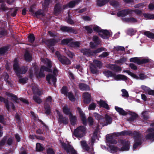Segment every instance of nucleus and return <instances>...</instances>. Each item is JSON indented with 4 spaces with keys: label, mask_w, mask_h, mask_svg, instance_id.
<instances>
[{
    "label": "nucleus",
    "mask_w": 154,
    "mask_h": 154,
    "mask_svg": "<svg viewBox=\"0 0 154 154\" xmlns=\"http://www.w3.org/2000/svg\"><path fill=\"white\" fill-rule=\"evenodd\" d=\"M109 136H106V140L107 143L109 144V146L111 152L114 153L116 152H119L120 151H124L128 150L129 148L130 143L128 141H123V146L121 149H119L117 147L112 145V144H116V142L115 140H112L110 139Z\"/></svg>",
    "instance_id": "1"
},
{
    "label": "nucleus",
    "mask_w": 154,
    "mask_h": 154,
    "mask_svg": "<svg viewBox=\"0 0 154 154\" xmlns=\"http://www.w3.org/2000/svg\"><path fill=\"white\" fill-rule=\"evenodd\" d=\"M80 0H75L70 2L67 5H61L57 4L54 8V12L57 14L60 11L68 8H72L74 7Z\"/></svg>",
    "instance_id": "2"
},
{
    "label": "nucleus",
    "mask_w": 154,
    "mask_h": 154,
    "mask_svg": "<svg viewBox=\"0 0 154 154\" xmlns=\"http://www.w3.org/2000/svg\"><path fill=\"white\" fill-rule=\"evenodd\" d=\"M93 29L97 32H100V36L102 38L105 39H107L109 36L111 35V33L106 30H101L100 28L95 25H93Z\"/></svg>",
    "instance_id": "3"
},
{
    "label": "nucleus",
    "mask_w": 154,
    "mask_h": 154,
    "mask_svg": "<svg viewBox=\"0 0 154 154\" xmlns=\"http://www.w3.org/2000/svg\"><path fill=\"white\" fill-rule=\"evenodd\" d=\"M18 61L17 59H16L14 60V70L17 75L19 73L21 74L25 73L27 70L28 69L26 67H22L21 68L20 70L19 71L18 70L19 66L18 64Z\"/></svg>",
    "instance_id": "4"
},
{
    "label": "nucleus",
    "mask_w": 154,
    "mask_h": 154,
    "mask_svg": "<svg viewBox=\"0 0 154 154\" xmlns=\"http://www.w3.org/2000/svg\"><path fill=\"white\" fill-rule=\"evenodd\" d=\"M85 128L84 126H80L75 129L74 132V135L78 137H82L85 134Z\"/></svg>",
    "instance_id": "5"
},
{
    "label": "nucleus",
    "mask_w": 154,
    "mask_h": 154,
    "mask_svg": "<svg viewBox=\"0 0 154 154\" xmlns=\"http://www.w3.org/2000/svg\"><path fill=\"white\" fill-rule=\"evenodd\" d=\"M52 102V98L51 97H48L47 99L45 104V113L47 114H49L51 112V109L48 103H51Z\"/></svg>",
    "instance_id": "6"
},
{
    "label": "nucleus",
    "mask_w": 154,
    "mask_h": 154,
    "mask_svg": "<svg viewBox=\"0 0 154 154\" xmlns=\"http://www.w3.org/2000/svg\"><path fill=\"white\" fill-rule=\"evenodd\" d=\"M57 114L58 116V121L60 123H63L64 124H67L68 122V118H63L62 115H61L60 112L58 110H56Z\"/></svg>",
    "instance_id": "7"
},
{
    "label": "nucleus",
    "mask_w": 154,
    "mask_h": 154,
    "mask_svg": "<svg viewBox=\"0 0 154 154\" xmlns=\"http://www.w3.org/2000/svg\"><path fill=\"white\" fill-rule=\"evenodd\" d=\"M62 146L66 149L68 154H77L75 151L71 146H68L66 147V144L62 143Z\"/></svg>",
    "instance_id": "8"
},
{
    "label": "nucleus",
    "mask_w": 154,
    "mask_h": 154,
    "mask_svg": "<svg viewBox=\"0 0 154 154\" xmlns=\"http://www.w3.org/2000/svg\"><path fill=\"white\" fill-rule=\"evenodd\" d=\"M133 11L132 10L127 9L119 11L117 14L119 17H124L128 14H132Z\"/></svg>",
    "instance_id": "9"
},
{
    "label": "nucleus",
    "mask_w": 154,
    "mask_h": 154,
    "mask_svg": "<svg viewBox=\"0 0 154 154\" xmlns=\"http://www.w3.org/2000/svg\"><path fill=\"white\" fill-rule=\"evenodd\" d=\"M4 101L5 104V106L8 110H9L10 108L12 109H14V106L12 103L11 102H8V100H5L2 97H0V101L2 102Z\"/></svg>",
    "instance_id": "10"
},
{
    "label": "nucleus",
    "mask_w": 154,
    "mask_h": 154,
    "mask_svg": "<svg viewBox=\"0 0 154 154\" xmlns=\"http://www.w3.org/2000/svg\"><path fill=\"white\" fill-rule=\"evenodd\" d=\"M113 77L115 80L117 81L121 80L126 81L128 79V78L127 76L121 74L116 75L115 74V75H113Z\"/></svg>",
    "instance_id": "11"
},
{
    "label": "nucleus",
    "mask_w": 154,
    "mask_h": 154,
    "mask_svg": "<svg viewBox=\"0 0 154 154\" xmlns=\"http://www.w3.org/2000/svg\"><path fill=\"white\" fill-rule=\"evenodd\" d=\"M83 97L84 102L86 103H89L91 100V95L86 92L83 94Z\"/></svg>",
    "instance_id": "12"
},
{
    "label": "nucleus",
    "mask_w": 154,
    "mask_h": 154,
    "mask_svg": "<svg viewBox=\"0 0 154 154\" xmlns=\"http://www.w3.org/2000/svg\"><path fill=\"white\" fill-rule=\"evenodd\" d=\"M46 78L48 82L50 84L53 83L54 85L56 81L55 76L51 75H47Z\"/></svg>",
    "instance_id": "13"
},
{
    "label": "nucleus",
    "mask_w": 154,
    "mask_h": 154,
    "mask_svg": "<svg viewBox=\"0 0 154 154\" xmlns=\"http://www.w3.org/2000/svg\"><path fill=\"white\" fill-rule=\"evenodd\" d=\"M45 71L48 72H50L51 69L50 68H48L45 67L44 66L42 67L41 68L40 72L39 74L38 75L36 74V75L37 77H41L44 76V71Z\"/></svg>",
    "instance_id": "14"
},
{
    "label": "nucleus",
    "mask_w": 154,
    "mask_h": 154,
    "mask_svg": "<svg viewBox=\"0 0 154 154\" xmlns=\"http://www.w3.org/2000/svg\"><path fill=\"white\" fill-rule=\"evenodd\" d=\"M93 41L94 42H91L90 43V46L91 48H93L95 47L99 43V41L98 37L96 36H94L93 38Z\"/></svg>",
    "instance_id": "15"
},
{
    "label": "nucleus",
    "mask_w": 154,
    "mask_h": 154,
    "mask_svg": "<svg viewBox=\"0 0 154 154\" xmlns=\"http://www.w3.org/2000/svg\"><path fill=\"white\" fill-rule=\"evenodd\" d=\"M77 111L79 112L81 118L82 120L83 121V123L84 124H85L86 123V118L85 117V114L83 112L82 110L79 107L77 108Z\"/></svg>",
    "instance_id": "16"
},
{
    "label": "nucleus",
    "mask_w": 154,
    "mask_h": 154,
    "mask_svg": "<svg viewBox=\"0 0 154 154\" xmlns=\"http://www.w3.org/2000/svg\"><path fill=\"white\" fill-rule=\"evenodd\" d=\"M59 60L63 64L67 65L70 64V61L66 57L64 56L61 57H59Z\"/></svg>",
    "instance_id": "17"
},
{
    "label": "nucleus",
    "mask_w": 154,
    "mask_h": 154,
    "mask_svg": "<svg viewBox=\"0 0 154 154\" xmlns=\"http://www.w3.org/2000/svg\"><path fill=\"white\" fill-rule=\"evenodd\" d=\"M154 130L153 129H151L148 130L149 132V134L146 136V138L147 139H150L151 140H154V132L152 131Z\"/></svg>",
    "instance_id": "18"
},
{
    "label": "nucleus",
    "mask_w": 154,
    "mask_h": 154,
    "mask_svg": "<svg viewBox=\"0 0 154 154\" xmlns=\"http://www.w3.org/2000/svg\"><path fill=\"white\" fill-rule=\"evenodd\" d=\"M98 103L100 106L104 107L107 109H109V107L108 105L105 101H103L102 100H100L98 102Z\"/></svg>",
    "instance_id": "19"
},
{
    "label": "nucleus",
    "mask_w": 154,
    "mask_h": 154,
    "mask_svg": "<svg viewBox=\"0 0 154 154\" xmlns=\"http://www.w3.org/2000/svg\"><path fill=\"white\" fill-rule=\"evenodd\" d=\"M115 109L116 111L121 115L124 116L127 114V112L121 108L116 106Z\"/></svg>",
    "instance_id": "20"
},
{
    "label": "nucleus",
    "mask_w": 154,
    "mask_h": 154,
    "mask_svg": "<svg viewBox=\"0 0 154 154\" xmlns=\"http://www.w3.org/2000/svg\"><path fill=\"white\" fill-rule=\"evenodd\" d=\"M29 11L30 12H32L33 14H35V15L37 17H38L40 15H41L42 16H44V15L42 11L41 10H38V11L35 12V13L33 12L32 9H30Z\"/></svg>",
    "instance_id": "21"
},
{
    "label": "nucleus",
    "mask_w": 154,
    "mask_h": 154,
    "mask_svg": "<svg viewBox=\"0 0 154 154\" xmlns=\"http://www.w3.org/2000/svg\"><path fill=\"white\" fill-rule=\"evenodd\" d=\"M81 52L83 54H84L87 55V56H90L93 55V53L90 52L89 49H82L81 50Z\"/></svg>",
    "instance_id": "22"
},
{
    "label": "nucleus",
    "mask_w": 154,
    "mask_h": 154,
    "mask_svg": "<svg viewBox=\"0 0 154 154\" xmlns=\"http://www.w3.org/2000/svg\"><path fill=\"white\" fill-rule=\"evenodd\" d=\"M49 43L48 46L50 48L52 52H54V48L51 47L54 45V44L56 43L55 41L54 40H49L48 41Z\"/></svg>",
    "instance_id": "23"
},
{
    "label": "nucleus",
    "mask_w": 154,
    "mask_h": 154,
    "mask_svg": "<svg viewBox=\"0 0 154 154\" xmlns=\"http://www.w3.org/2000/svg\"><path fill=\"white\" fill-rule=\"evenodd\" d=\"M32 91L35 94L40 95L41 94L40 89L37 86H35L32 88Z\"/></svg>",
    "instance_id": "24"
},
{
    "label": "nucleus",
    "mask_w": 154,
    "mask_h": 154,
    "mask_svg": "<svg viewBox=\"0 0 154 154\" xmlns=\"http://www.w3.org/2000/svg\"><path fill=\"white\" fill-rule=\"evenodd\" d=\"M79 87L80 89L82 91L88 90L90 89L89 86L84 84H81L79 85Z\"/></svg>",
    "instance_id": "25"
},
{
    "label": "nucleus",
    "mask_w": 154,
    "mask_h": 154,
    "mask_svg": "<svg viewBox=\"0 0 154 154\" xmlns=\"http://www.w3.org/2000/svg\"><path fill=\"white\" fill-rule=\"evenodd\" d=\"M109 0H97V5L99 6H101L105 4Z\"/></svg>",
    "instance_id": "26"
},
{
    "label": "nucleus",
    "mask_w": 154,
    "mask_h": 154,
    "mask_svg": "<svg viewBox=\"0 0 154 154\" xmlns=\"http://www.w3.org/2000/svg\"><path fill=\"white\" fill-rule=\"evenodd\" d=\"M70 121L72 125H74L76 122V117L75 116L72 115V114H70L69 116Z\"/></svg>",
    "instance_id": "27"
},
{
    "label": "nucleus",
    "mask_w": 154,
    "mask_h": 154,
    "mask_svg": "<svg viewBox=\"0 0 154 154\" xmlns=\"http://www.w3.org/2000/svg\"><path fill=\"white\" fill-rule=\"evenodd\" d=\"M41 61L44 63H45L47 65L49 68H51V62L50 60L46 58H42V59Z\"/></svg>",
    "instance_id": "28"
},
{
    "label": "nucleus",
    "mask_w": 154,
    "mask_h": 154,
    "mask_svg": "<svg viewBox=\"0 0 154 154\" xmlns=\"http://www.w3.org/2000/svg\"><path fill=\"white\" fill-rule=\"evenodd\" d=\"M105 119L106 122L103 125V126L107 125L108 124H110L112 122V118L107 115L105 116Z\"/></svg>",
    "instance_id": "29"
},
{
    "label": "nucleus",
    "mask_w": 154,
    "mask_h": 154,
    "mask_svg": "<svg viewBox=\"0 0 154 154\" xmlns=\"http://www.w3.org/2000/svg\"><path fill=\"white\" fill-rule=\"evenodd\" d=\"M66 95L68 97L70 101H75V98L71 92H68Z\"/></svg>",
    "instance_id": "30"
},
{
    "label": "nucleus",
    "mask_w": 154,
    "mask_h": 154,
    "mask_svg": "<svg viewBox=\"0 0 154 154\" xmlns=\"http://www.w3.org/2000/svg\"><path fill=\"white\" fill-rule=\"evenodd\" d=\"M60 28L63 31L72 32L73 30V29L72 28L66 26H61Z\"/></svg>",
    "instance_id": "31"
},
{
    "label": "nucleus",
    "mask_w": 154,
    "mask_h": 154,
    "mask_svg": "<svg viewBox=\"0 0 154 154\" xmlns=\"http://www.w3.org/2000/svg\"><path fill=\"white\" fill-rule=\"evenodd\" d=\"M123 72H125L127 73L129 75L131 76L132 77L137 79H138V77L137 75L134 73H132L129 70H125L123 71Z\"/></svg>",
    "instance_id": "32"
},
{
    "label": "nucleus",
    "mask_w": 154,
    "mask_h": 154,
    "mask_svg": "<svg viewBox=\"0 0 154 154\" xmlns=\"http://www.w3.org/2000/svg\"><path fill=\"white\" fill-rule=\"evenodd\" d=\"M25 59L27 61H29L31 60V56L28 51H26L25 54Z\"/></svg>",
    "instance_id": "33"
},
{
    "label": "nucleus",
    "mask_w": 154,
    "mask_h": 154,
    "mask_svg": "<svg viewBox=\"0 0 154 154\" xmlns=\"http://www.w3.org/2000/svg\"><path fill=\"white\" fill-rule=\"evenodd\" d=\"M8 97H11V99L12 100L14 101L17 103H18V100L17 99L16 96L12 94H8Z\"/></svg>",
    "instance_id": "34"
},
{
    "label": "nucleus",
    "mask_w": 154,
    "mask_h": 154,
    "mask_svg": "<svg viewBox=\"0 0 154 154\" xmlns=\"http://www.w3.org/2000/svg\"><path fill=\"white\" fill-rule=\"evenodd\" d=\"M123 20L126 22L135 23L137 21V20L134 18H124Z\"/></svg>",
    "instance_id": "35"
},
{
    "label": "nucleus",
    "mask_w": 154,
    "mask_h": 154,
    "mask_svg": "<svg viewBox=\"0 0 154 154\" xmlns=\"http://www.w3.org/2000/svg\"><path fill=\"white\" fill-rule=\"evenodd\" d=\"M63 111L64 113L67 115L69 116L70 114H71L69 109L66 106H65L63 107Z\"/></svg>",
    "instance_id": "36"
},
{
    "label": "nucleus",
    "mask_w": 154,
    "mask_h": 154,
    "mask_svg": "<svg viewBox=\"0 0 154 154\" xmlns=\"http://www.w3.org/2000/svg\"><path fill=\"white\" fill-rule=\"evenodd\" d=\"M131 62H133L137 64H140V58L137 57H134L131 58L130 59Z\"/></svg>",
    "instance_id": "37"
},
{
    "label": "nucleus",
    "mask_w": 154,
    "mask_h": 154,
    "mask_svg": "<svg viewBox=\"0 0 154 154\" xmlns=\"http://www.w3.org/2000/svg\"><path fill=\"white\" fill-rule=\"evenodd\" d=\"M144 34L148 38H154V34L149 32L146 31L145 32Z\"/></svg>",
    "instance_id": "38"
},
{
    "label": "nucleus",
    "mask_w": 154,
    "mask_h": 154,
    "mask_svg": "<svg viewBox=\"0 0 154 154\" xmlns=\"http://www.w3.org/2000/svg\"><path fill=\"white\" fill-rule=\"evenodd\" d=\"M30 76L32 78L33 74H34L37 72L36 67H34L32 68H31L29 70Z\"/></svg>",
    "instance_id": "39"
},
{
    "label": "nucleus",
    "mask_w": 154,
    "mask_h": 154,
    "mask_svg": "<svg viewBox=\"0 0 154 154\" xmlns=\"http://www.w3.org/2000/svg\"><path fill=\"white\" fill-rule=\"evenodd\" d=\"M93 25H91L90 26H86L84 27L85 29L88 33H91L92 31Z\"/></svg>",
    "instance_id": "40"
},
{
    "label": "nucleus",
    "mask_w": 154,
    "mask_h": 154,
    "mask_svg": "<svg viewBox=\"0 0 154 154\" xmlns=\"http://www.w3.org/2000/svg\"><path fill=\"white\" fill-rule=\"evenodd\" d=\"M36 149L37 151H40L43 150L44 148L40 143H38L36 144Z\"/></svg>",
    "instance_id": "41"
},
{
    "label": "nucleus",
    "mask_w": 154,
    "mask_h": 154,
    "mask_svg": "<svg viewBox=\"0 0 154 154\" xmlns=\"http://www.w3.org/2000/svg\"><path fill=\"white\" fill-rule=\"evenodd\" d=\"M104 73L108 77H113V75H115V74L112 73L111 72L109 71H105Z\"/></svg>",
    "instance_id": "42"
},
{
    "label": "nucleus",
    "mask_w": 154,
    "mask_h": 154,
    "mask_svg": "<svg viewBox=\"0 0 154 154\" xmlns=\"http://www.w3.org/2000/svg\"><path fill=\"white\" fill-rule=\"evenodd\" d=\"M71 46L77 48L79 47L80 45V43L78 42H73L71 41Z\"/></svg>",
    "instance_id": "43"
},
{
    "label": "nucleus",
    "mask_w": 154,
    "mask_h": 154,
    "mask_svg": "<svg viewBox=\"0 0 154 154\" xmlns=\"http://www.w3.org/2000/svg\"><path fill=\"white\" fill-rule=\"evenodd\" d=\"M81 146L83 149L86 150H88V148L85 141H81Z\"/></svg>",
    "instance_id": "44"
},
{
    "label": "nucleus",
    "mask_w": 154,
    "mask_h": 154,
    "mask_svg": "<svg viewBox=\"0 0 154 154\" xmlns=\"http://www.w3.org/2000/svg\"><path fill=\"white\" fill-rule=\"evenodd\" d=\"M71 40L68 39H64L62 40L61 43L63 45H68L71 44Z\"/></svg>",
    "instance_id": "45"
},
{
    "label": "nucleus",
    "mask_w": 154,
    "mask_h": 154,
    "mask_svg": "<svg viewBox=\"0 0 154 154\" xmlns=\"http://www.w3.org/2000/svg\"><path fill=\"white\" fill-rule=\"evenodd\" d=\"M122 96L123 97H128L129 96V95L127 91L125 89H123L122 90Z\"/></svg>",
    "instance_id": "46"
},
{
    "label": "nucleus",
    "mask_w": 154,
    "mask_h": 154,
    "mask_svg": "<svg viewBox=\"0 0 154 154\" xmlns=\"http://www.w3.org/2000/svg\"><path fill=\"white\" fill-rule=\"evenodd\" d=\"M33 99L35 102L38 103H40L42 102V100L39 97L35 95L33 96Z\"/></svg>",
    "instance_id": "47"
},
{
    "label": "nucleus",
    "mask_w": 154,
    "mask_h": 154,
    "mask_svg": "<svg viewBox=\"0 0 154 154\" xmlns=\"http://www.w3.org/2000/svg\"><path fill=\"white\" fill-rule=\"evenodd\" d=\"M143 15L145 17L148 19H154V14H144Z\"/></svg>",
    "instance_id": "48"
},
{
    "label": "nucleus",
    "mask_w": 154,
    "mask_h": 154,
    "mask_svg": "<svg viewBox=\"0 0 154 154\" xmlns=\"http://www.w3.org/2000/svg\"><path fill=\"white\" fill-rule=\"evenodd\" d=\"M93 63L94 64L97 66L99 68L102 66V64L101 62L97 60H94L93 61Z\"/></svg>",
    "instance_id": "49"
},
{
    "label": "nucleus",
    "mask_w": 154,
    "mask_h": 154,
    "mask_svg": "<svg viewBox=\"0 0 154 154\" xmlns=\"http://www.w3.org/2000/svg\"><path fill=\"white\" fill-rule=\"evenodd\" d=\"M120 134L123 135H132V134L131 131H123L120 133Z\"/></svg>",
    "instance_id": "50"
},
{
    "label": "nucleus",
    "mask_w": 154,
    "mask_h": 154,
    "mask_svg": "<svg viewBox=\"0 0 154 154\" xmlns=\"http://www.w3.org/2000/svg\"><path fill=\"white\" fill-rule=\"evenodd\" d=\"M105 50V48H98L97 50H96L94 51L93 52H92V53H93V55L94 54H95L96 53H100L102 51H104Z\"/></svg>",
    "instance_id": "51"
},
{
    "label": "nucleus",
    "mask_w": 154,
    "mask_h": 154,
    "mask_svg": "<svg viewBox=\"0 0 154 154\" xmlns=\"http://www.w3.org/2000/svg\"><path fill=\"white\" fill-rule=\"evenodd\" d=\"M65 51L66 53L70 57L72 58L74 56V54L73 53L69 51L67 49H65Z\"/></svg>",
    "instance_id": "52"
},
{
    "label": "nucleus",
    "mask_w": 154,
    "mask_h": 154,
    "mask_svg": "<svg viewBox=\"0 0 154 154\" xmlns=\"http://www.w3.org/2000/svg\"><path fill=\"white\" fill-rule=\"evenodd\" d=\"M149 59L147 58L140 59V64H143L149 62Z\"/></svg>",
    "instance_id": "53"
},
{
    "label": "nucleus",
    "mask_w": 154,
    "mask_h": 154,
    "mask_svg": "<svg viewBox=\"0 0 154 154\" xmlns=\"http://www.w3.org/2000/svg\"><path fill=\"white\" fill-rule=\"evenodd\" d=\"M96 107V104L94 103H92L89 105L88 109L89 110H94Z\"/></svg>",
    "instance_id": "54"
},
{
    "label": "nucleus",
    "mask_w": 154,
    "mask_h": 154,
    "mask_svg": "<svg viewBox=\"0 0 154 154\" xmlns=\"http://www.w3.org/2000/svg\"><path fill=\"white\" fill-rule=\"evenodd\" d=\"M112 68H114V69L116 71H120L122 70V68L119 66H116L114 65H112Z\"/></svg>",
    "instance_id": "55"
},
{
    "label": "nucleus",
    "mask_w": 154,
    "mask_h": 154,
    "mask_svg": "<svg viewBox=\"0 0 154 154\" xmlns=\"http://www.w3.org/2000/svg\"><path fill=\"white\" fill-rule=\"evenodd\" d=\"M97 132H94V134L93 137L91 139V144H92L94 143L95 140L97 139Z\"/></svg>",
    "instance_id": "56"
},
{
    "label": "nucleus",
    "mask_w": 154,
    "mask_h": 154,
    "mask_svg": "<svg viewBox=\"0 0 154 154\" xmlns=\"http://www.w3.org/2000/svg\"><path fill=\"white\" fill-rule=\"evenodd\" d=\"M29 41V42L32 43L35 40V37L33 35H30L28 37Z\"/></svg>",
    "instance_id": "57"
},
{
    "label": "nucleus",
    "mask_w": 154,
    "mask_h": 154,
    "mask_svg": "<svg viewBox=\"0 0 154 154\" xmlns=\"http://www.w3.org/2000/svg\"><path fill=\"white\" fill-rule=\"evenodd\" d=\"M61 92L62 94L66 95L68 93L67 92V88L66 87H63L61 90Z\"/></svg>",
    "instance_id": "58"
},
{
    "label": "nucleus",
    "mask_w": 154,
    "mask_h": 154,
    "mask_svg": "<svg viewBox=\"0 0 154 154\" xmlns=\"http://www.w3.org/2000/svg\"><path fill=\"white\" fill-rule=\"evenodd\" d=\"M8 50L6 48H0V54H2L5 53Z\"/></svg>",
    "instance_id": "59"
},
{
    "label": "nucleus",
    "mask_w": 154,
    "mask_h": 154,
    "mask_svg": "<svg viewBox=\"0 0 154 154\" xmlns=\"http://www.w3.org/2000/svg\"><path fill=\"white\" fill-rule=\"evenodd\" d=\"M114 49L115 50H116L117 51H123L124 50L125 48L124 47L122 46H118L114 48Z\"/></svg>",
    "instance_id": "60"
},
{
    "label": "nucleus",
    "mask_w": 154,
    "mask_h": 154,
    "mask_svg": "<svg viewBox=\"0 0 154 154\" xmlns=\"http://www.w3.org/2000/svg\"><path fill=\"white\" fill-rule=\"evenodd\" d=\"M110 5L113 6H116L119 5V3L116 1H112L110 2Z\"/></svg>",
    "instance_id": "61"
},
{
    "label": "nucleus",
    "mask_w": 154,
    "mask_h": 154,
    "mask_svg": "<svg viewBox=\"0 0 154 154\" xmlns=\"http://www.w3.org/2000/svg\"><path fill=\"white\" fill-rule=\"evenodd\" d=\"M146 92L149 95H154V90H150L149 88Z\"/></svg>",
    "instance_id": "62"
},
{
    "label": "nucleus",
    "mask_w": 154,
    "mask_h": 154,
    "mask_svg": "<svg viewBox=\"0 0 154 154\" xmlns=\"http://www.w3.org/2000/svg\"><path fill=\"white\" fill-rule=\"evenodd\" d=\"M27 80V79L26 78H24L23 79H19V81L20 83H26Z\"/></svg>",
    "instance_id": "63"
},
{
    "label": "nucleus",
    "mask_w": 154,
    "mask_h": 154,
    "mask_svg": "<svg viewBox=\"0 0 154 154\" xmlns=\"http://www.w3.org/2000/svg\"><path fill=\"white\" fill-rule=\"evenodd\" d=\"M47 153L48 154H54V152L52 149L50 148L48 149Z\"/></svg>",
    "instance_id": "64"
}]
</instances>
